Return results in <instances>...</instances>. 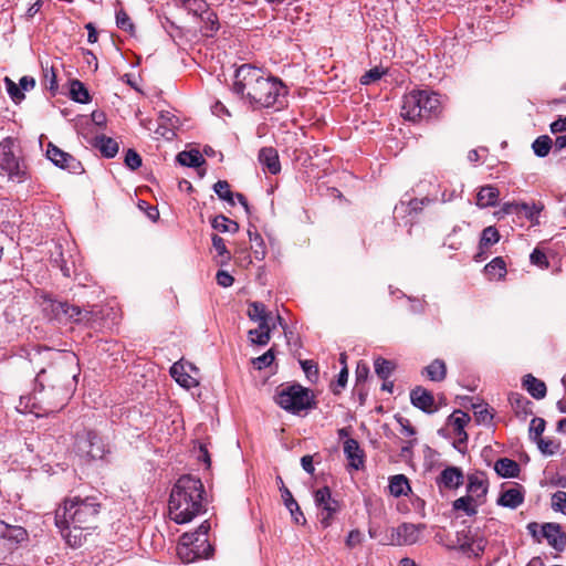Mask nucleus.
<instances>
[{"label": "nucleus", "instance_id": "a18cd8bd", "mask_svg": "<svg viewBox=\"0 0 566 566\" xmlns=\"http://www.w3.org/2000/svg\"><path fill=\"white\" fill-rule=\"evenodd\" d=\"M116 25L129 34H134L135 25L124 9L116 11Z\"/></svg>", "mask_w": 566, "mask_h": 566}, {"label": "nucleus", "instance_id": "c85d7f7f", "mask_svg": "<svg viewBox=\"0 0 566 566\" xmlns=\"http://www.w3.org/2000/svg\"><path fill=\"white\" fill-rule=\"evenodd\" d=\"M388 489L389 493L395 497L407 495L411 491L409 480L405 474L390 476Z\"/></svg>", "mask_w": 566, "mask_h": 566}, {"label": "nucleus", "instance_id": "f3484780", "mask_svg": "<svg viewBox=\"0 0 566 566\" xmlns=\"http://www.w3.org/2000/svg\"><path fill=\"white\" fill-rule=\"evenodd\" d=\"M344 453L348 460V467L354 470H361L365 467V453L360 448L358 441L353 438H348L344 442Z\"/></svg>", "mask_w": 566, "mask_h": 566}, {"label": "nucleus", "instance_id": "e2e57ef3", "mask_svg": "<svg viewBox=\"0 0 566 566\" xmlns=\"http://www.w3.org/2000/svg\"><path fill=\"white\" fill-rule=\"evenodd\" d=\"M229 222H231V219L223 214H219L212 219L211 227L219 232H228Z\"/></svg>", "mask_w": 566, "mask_h": 566}, {"label": "nucleus", "instance_id": "49530a36", "mask_svg": "<svg viewBox=\"0 0 566 566\" xmlns=\"http://www.w3.org/2000/svg\"><path fill=\"white\" fill-rule=\"evenodd\" d=\"M4 84H6L7 92H8L9 96H10V98L15 104H20L25 98V95L21 91L19 85L15 84L10 77H8V76L4 77Z\"/></svg>", "mask_w": 566, "mask_h": 566}, {"label": "nucleus", "instance_id": "f8f14e48", "mask_svg": "<svg viewBox=\"0 0 566 566\" xmlns=\"http://www.w3.org/2000/svg\"><path fill=\"white\" fill-rule=\"evenodd\" d=\"M424 528V524L402 523L397 528L391 530L389 538L380 539V543L384 545H412L419 541L420 533Z\"/></svg>", "mask_w": 566, "mask_h": 566}, {"label": "nucleus", "instance_id": "6e6d98bb", "mask_svg": "<svg viewBox=\"0 0 566 566\" xmlns=\"http://www.w3.org/2000/svg\"><path fill=\"white\" fill-rule=\"evenodd\" d=\"M385 73H386V71L378 66L373 67L360 77V84L369 85V84L380 80Z\"/></svg>", "mask_w": 566, "mask_h": 566}, {"label": "nucleus", "instance_id": "393cba45", "mask_svg": "<svg viewBox=\"0 0 566 566\" xmlns=\"http://www.w3.org/2000/svg\"><path fill=\"white\" fill-rule=\"evenodd\" d=\"M522 385L528 394L537 400L545 398L547 394L545 382L537 379L532 374H527L523 377Z\"/></svg>", "mask_w": 566, "mask_h": 566}, {"label": "nucleus", "instance_id": "20e7f679", "mask_svg": "<svg viewBox=\"0 0 566 566\" xmlns=\"http://www.w3.org/2000/svg\"><path fill=\"white\" fill-rule=\"evenodd\" d=\"M274 399L282 409L292 415H301L302 411L314 409L317 406L314 394L297 382L277 388Z\"/></svg>", "mask_w": 566, "mask_h": 566}, {"label": "nucleus", "instance_id": "5701e85b", "mask_svg": "<svg viewBox=\"0 0 566 566\" xmlns=\"http://www.w3.org/2000/svg\"><path fill=\"white\" fill-rule=\"evenodd\" d=\"M248 316L251 321L258 322L262 329L272 321V313L266 311L263 303L256 301L249 303Z\"/></svg>", "mask_w": 566, "mask_h": 566}, {"label": "nucleus", "instance_id": "c9c22d12", "mask_svg": "<svg viewBox=\"0 0 566 566\" xmlns=\"http://www.w3.org/2000/svg\"><path fill=\"white\" fill-rule=\"evenodd\" d=\"M553 146L554 143L548 135H541L533 142L532 149L537 157L544 158L549 154Z\"/></svg>", "mask_w": 566, "mask_h": 566}, {"label": "nucleus", "instance_id": "c03bdc74", "mask_svg": "<svg viewBox=\"0 0 566 566\" xmlns=\"http://www.w3.org/2000/svg\"><path fill=\"white\" fill-rule=\"evenodd\" d=\"M211 241H212V247L218 252V255L222 258L220 263L224 264V263L229 262L231 259V253L227 249L224 240L218 234H212Z\"/></svg>", "mask_w": 566, "mask_h": 566}, {"label": "nucleus", "instance_id": "338daca9", "mask_svg": "<svg viewBox=\"0 0 566 566\" xmlns=\"http://www.w3.org/2000/svg\"><path fill=\"white\" fill-rule=\"evenodd\" d=\"M356 386L365 382L369 375V367L366 363L359 361L356 367Z\"/></svg>", "mask_w": 566, "mask_h": 566}, {"label": "nucleus", "instance_id": "3c124183", "mask_svg": "<svg viewBox=\"0 0 566 566\" xmlns=\"http://www.w3.org/2000/svg\"><path fill=\"white\" fill-rule=\"evenodd\" d=\"M539 451L545 455H553L560 447L558 442H555L551 439H538L535 441Z\"/></svg>", "mask_w": 566, "mask_h": 566}, {"label": "nucleus", "instance_id": "aec40b11", "mask_svg": "<svg viewBox=\"0 0 566 566\" xmlns=\"http://www.w3.org/2000/svg\"><path fill=\"white\" fill-rule=\"evenodd\" d=\"M258 160L272 175L281 171L279 153L274 147H262L259 150Z\"/></svg>", "mask_w": 566, "mask_h": 566}, {"label": "nucleus", "instance_id": "2f4dec72", "mask_svg": "<svg viewBox=\"0 0 566 566\" xmlns=\"http://www.w3.org/2000/svg\"><path fill=\"white\" fill-rule=\"evenodd\" d=\"M423 374H426L431 381H442L447 376L446 363L441 359H434L423 369Z\"/></svg>", "mask_w": 566, "mask_h": 566}, {"label": "nucleus", "instance_id": "6e6552de", "mask_svg": "<svg viewBox=\"0 0 566 566\" xmlns=\"http://www.w3.org/2000/svg\"><path fill=\"white\" fill-rule=\"evenodd\" d=\"M0 174L19 184L27 180L25 166L14 156L10 139L0 143Z\"/></svg>", "mask_w": 566, "mask_h": 566}, {"label": "nucleus", "instance_id": "0e129e2a", "mask_svg": "<svg viewBox=\"0 0 566 566\" xmlns=\"http://www.w3.org/2000/svg\"><path fill=\"white\" fill-rule=\"evenodd\" d=\"M530 260L532 264H535L539 268H548V260L544 252L538 249H534L530 255Z\"/></svg>", "mask_w": 566, "mask_h": 566}, {"label": "nucleus", "instance_id": "e433bc0d", "mask_svg": "<svg viewBox=\"0 0 566 566\" xmlns=\"http://www.w3.org/2000/svg\"><path fill=\"white\" fill-rule=\"evenodd\" d=\"M250 241L254 242L253 254L256 260H262L265 256V244L261 234L256 231L255 227L250 226L248 229Z\"/></svg>", "mask_w": 566, "mask_h": 566}, {"label": "nucleus", "instance_id": "79ce46f5", "mask_svg": "<svg viewBox=\"0 0 566 566\" xmlns=\"http://www.w3.org/2000/svg\"><path fill=\"white\" fill-rule=\"evenodd\" d=\"M484 270L486 274L497 276L499 279L504 277L506 274V265L501 256L494 258L485 265Z\"/></svg>", "mask_w": 566, "mask_h": 566}, {"label": "nucleus", "instance_id": "4468645a", "mask_svg": "<svg viewBox=\"0 0 566 566\" xmlns=\"http://www.w3.org/2000/svg\"><path fill=\"white\" fill-rule=\"evenodd\" d=\"M543 209L544 205L541 202H505L502 207L505 214L523 216L533 224L538 223V216Z\"/></svg>", "mask_w": 566, "mask_h": 566}, {"label": "nucleus", "instance_id": "58836bf2", "mask_svg": "<svg viewBox=\"0 0 566 566\" xmlns=\"http://www.w3.org/2000/svg\"><path fill=\"white\" fill-rule=\"evenodd\" d=\"M374 367L377 376L387 380L396 368V364L382 357H378L374 361Z\"/></svg>", "mask_w": 566, "mask_h": 566}, {"label": "nucleus", "instance_id": "2eb2a0df", "mask_svg": "<svg viewBox=\"0 0 566 566\" xmlns=\"http://www.w3.org/2000/svg\"><path fill=\"white\" fill-rule=\"evenodd\" d=\"M542 537L545 538L549 546L557 552H564L566 548V534L562 532V527L557 523H544L542 525Z\"/></svg>", "mask_w": 566, "mask_h": 566}, {"label": "nucleus", "instance_id": "a878e982", "mask_svg": "<svg viewBox=\"0 0 566 566\" xmlns=\"http://www.w3.org/2000/svg\"><path fill=\"white\" fill-rule=\"evenodd\" d=\"M500 191L494 186H483L476 195V206L480 208L494 207L497 203Z\"/></svg>", "mask_w": 566, "mask_h": 566}, {"label": "nucleus", "instance_id": "0eeeda50", "mask_svg": "<svg viewBox=\"0 0 566 566\" xmlns=\"http://www.w3.org/2000/svg\"><path fill=\"white\" fill-rule=\"evenodd\" d=\"M75 450L80 457L88 461L102 460L109 452L108 446L94 430H87L83 434L76 436Z\"/></svg>", "mask_w": 566, "mask_h": 566}, {"label": "nucleus", "instance_id": "864d4df0", "mask_svg": "<svg viewBox=\"0 0 566 566\" xmlns=\"http://www.w3.org/2000/svg\"><path fill=\"white\" fill-rule=\"evenodd\" d=\"M301 364V367L303 369V371L305 373L306 375V378L311 381V382H315L318 378V367H317V364L314 363L313 360H301L300 361Z\"/></svg>", "mask_w": 566, "mask_h": 566}, {"label": "nucleus", "instance_id": "6ab92c4d", "mask_svg": "<svg viewBox=\"0 0 566 566\" xmlns=\"http://www.w3.org/2000/svg\"><path fill=\"white\" fill-rule=\"evenodd\" d=\"M464 480L463 472L458 467H448L437 476L436 483L440 489H457Z\"/></svg>", "mask_w": 566, "mask_h": 566}, {"label": "nucleus", "instance_id": "37998d69", "mask_svg": "<svg viewBox=\"0 0 566 566\" xmlns=\"http://www.w3.org/2000/svg\"><path fill=\"white\" fill-rule=\"evenodd\" d=\"M213 191L221 200H224L231 206H234V195L230 190V185L227 180H218L213 185Z\"/></svg>", "mask_w": 566, "mask_h": 566}, {"label": "nucleus", "instance_id": "69168bd1", "mask_svg": "<svg viewBox=\"0 0 566 566\" xmlns=\"http://www.w3.org/2000/svg\"><path fill=\"white\" fill-rule=\"evenodd\" d=\"M409 202H410V211L413 214V217L416 218L422 211L424 205L430 202V199H428V198H422V199L409 198Z\"/></svg>", "mask_w": 566, "mask_h": 566}, {"label": "nucleus", "instance_id": "09e8293b", "mask_svg": "<svg viewBox=\"0 0 566 566\" xmlns=\"http://www.w3.org/2000/svg\"><path fill=\"white\" fill-rule=\"evenodd\" d=\"M470 421V416L461 410H455L448 418V423L453 427V429H461L465 427Z\"/></svg>", "mask_w": 566, "mask_h": 566}, {"label": "nucleus", "instance_id": "4be33fe9", "mask_svg": "<svg viewBox=\"0 0 566 566\" xmlns=\"http://www.w3.org/2000/svg\"><path fill=\"white\" fill-rule=\"evenodd\" d=\"M524 502V492L521 485L503 491L496 504L503 507L516 509Z\"/></svg>", "mask_w": 566, "mask_h": 566}, {"label": "nucleus", "instance_id": "a19ab883", "mask_svg": "<svg viewBox=\"0 0 566 566\" xmlns=\"http://www.w3.org/2000/svg\"><path fill=\"white\" fill-rule=\"evenodd\" d=\"M499 240H500L499 230L493 226L486 227L485 229H483V231L481 233L480 244H479L480 249L481 250L488 249L489 247L499 242Z\"/></svg>", "mask_w": 566, "mask_h": 566}, {"label": "nucleus", "instance_id": "bf43d9fd", "mask_svg": "<svg viewBox=\"0 0 566 566\" xmlns=\"http://www.w3.org/2000/svg\"><path fill=\"white\" fill-rule=\"evenodd\" d=\"M61 534L64 536L66 543L71 547H76L82 544V531L78 534H72L71 527L64 526L63 530L60 528Z\"/></svg>", "mask_w": 566, "mask_h": 566}, {"label": "nucleus", "instance_id": "c756f323", "mask_svg": "<svg viewBox=\"0 0 566 566\" xmlns=\"http://www.w3.org/2000/svg\"><path fill=\"white\" fill-rule=\"evenodd\" d=\"M177 161L181 166L197 168L205 164L202 155L197 149L184 150L177 155Z\"/></svg>", "mask_w": 566, "mask_h": 566}, {"label": "nucleus", "instance_id": "1a4fd4ad", "mask_svg": "<svg viewBox=\"0 0 566 566\" xmlns=\"http://www.w3.org/2000/svg\"><path fill=\"white\" fill-rule=\"evenodd\" d=\"M213 553V547L210 544L201 546L198 543V537L195 535H181L177 555L182 563L189 564L201 558H209Z\"/></svg>", "mask_w": 566, "mask_h": 566}, {"label": "nucleus", "instance_id": "9b49d317", "mask_svg": "<svg viewBox=\"0 0 566 566\" xmlns=\"http://www.w3.org/2000/svg\"><path fill=\"white\" fill-rule=\"evenodd\" d=\"M51 302V312L56 319H67L74 323L87 324L92 319L93 312L85 307L70 304L69 302L53 301Z\"/></svg>", "mask_w": 566, "mask_h": 566}, {"label": "nucleus", "instance_id": "de8ad7c7", "mask_svg": "<svg viewBox=\"0 0 566 566\" xmlns=\"http://www.w3.org/2000/svg\"><path fill=\"white\" fill-rule=\"evenodd\" d=\"M546 421L543 418H533L530 424V438L534 441L542 439Z\"/></svg>", "mask_w": 566, "mask_h": 566}, {"label": "nucleus", "instance_id": "dca6fc26", "mask_svg": "<svg viewBox=\"0 0 566 566\" xmlns=\"http://www.w3.org/2000/svg\"><path fill=\"white\" fill-rule=\"evenodd\" d=\"M488 480L483 472H475L468 476V495L473 496L476 504H482L488 493Z\"/></svg>", "mask_w": 566, "mask_h": 566}, {"label": "nucleus", "instance_id": "b1692460", "mask_svg": "<svg viewBox=\"0 0 566 566\" xmlns=\"http://www.w3.org/2000/svg\"><path fill=\"white\" fill-rule=\"evenodd\" d=\"M92 145L97 148L105 158H114L119 148L115 139L105 135L95 136Z\"/></svg>", "mask_w": 566, "mask_h": 566}, {"label": "nucleus", "instance_id": "412c9836", "mask_svg": "<svg viewBox=\"0 0 566 566\" xmlns=\"http://www.w3.org/2000/svg\"><path fill=\"white\" fill-rule=\"evenodd\" d=\"M509 401L517 418L525 420L533 415V402L520 392H511Z\"/></svg>", "mask_w": 566, "mask_h": 566}, {"label": "nucleus", "instance_id": "423d86ee", "mask_svg": "<svg viewBox=\"0 0 566 566\" xmlns=\"http://www.w3.org/2000/svg\"><path fill=\"white\" fill-rule=\"evenodd\" d=\"M264 71L251 64H242L234 74L233 93L247 98L251 103L259 81H261Z\"/></svg>", "mask_w": 566, "mask_h": 566}, {"label": "nucleus", "instance_id": "8fccbe9b", "mask_svg": "<svg viewBox=\"0 0 566 566\" xmlns=\"http://www.w3.org/2000/svg\"><path fill=\"white\" fill-rule=\"evenodd\" d=\"M394 216L395 218H407L410 217V221L415 218L413 214L410 211V202L409 198H402L394 209Z\"/></svg>", "mask_w": 566, "mask_h": 566}, {"label": "nucleus", "instance_id": "a211bd4d", "mask_svg": "<svg viewBox=\"0 0 566 566\" xmlns=\"http://www.w3.org/2000/svg\"><path fill=\"white\" fill-rule=\"evenodd\" d=\"M411 403L426 413H433L437 409L433 407L434 397L428 389L417 386L410 391Z\"/></svg>", "mask_w": 566, "mask_h": 566}, {"label": "nucleus", "instance_id": "4c0bfd02", "mask_svg": "<svg viewBox=\"0 0 566 566\" xmlns=\"http://www.w3.org/2000/svg\"><path fill=\"white\" fill-rule=\"evenodd\" d=\"M472 409L479 424L490 426L492 423L494 415L489 410L488 403H472Z\"/></svg>", "mask_w": 566, "mask_h": 566}, {"label": "nucleus", "instance_id": "39448f33", "mask_svg": "<svg viewBox=\"0 0 566 566\" xmlns=\"http://www.w3.org/2000/svg\"><path fill=\"white\" fill-rule=\"evenodd\" d=\"M286 94L287 88L283 82L277 77L266 75L264 72L250 105L253 108H269L277 103L281 104L280 98Z\"/></svg>", "mask_w": 566, "mask_h": 566}, {"label": "nucleus", "instance_id": "f03ea898", "mask_svg": "<svg viewBox=\"0 0 566 566\" xmlns=\"http://www.w3.org/2000/svg\"><path fill=\"white\" fill-rule=\"evenodd\" d=\"M101 507L102 503L97 495L67 497L63 506L55 512V525L62 530L64 526L73 527L75 532L94 528Z\"/></svg>", "mask_w": 566, "mask_h": 566}, {"label": "nucleus", "instance_id": "ea45409f", "mask_svg": "<svg viewBox=\"0 0 566 566\" xmlns=\"http://www.w3.org/2000/svg\"><path fill=\"white\" fill-rule=\"evenodd\" d=\"M475 500L471 495H465L457 499L453 502V510L463 511L467 516H474L478 513L476 505H473Z\"/></svg>", "mask_w": 566, "mask_h": 566}, {"label": "nucleus", "instance_id": "ddd939ff", "mask_svg": "<svg viewBox=\"0 0 566 566\" xmlns=\"http://www.w3.org/2000/svg\"><path fill=\"white\" fill-rule=\"evenodd\" d=\"M46 158L56 167L65 169L70 172L80 174L84 171L80 160H77L71 154L60 149L53 143H49L48 145Z\"/></svg>", "mask_w": 566, "mask_h": 566}, {"label": "nucleus", "instance_id": "774afa93", "mask_svg": "<svg viewBox=\"0 0 566 566\" xmlns=\"http://www.w3.org/2000/svg\"><path fill=\"white\" fill-rule=\"evenodd\" d=\"M217 283L222 287H229L233 284V276L223 270H219L216 275Z\"/></svg>", "mask_w": 566, "mask_h": 566}, {"label": "nucleus", "instance_id": "13d9d810", "mask_svg": "<svg viewBox=\"0 0 566 566\" xmlns=\"http://www.w3.org/2000/svg\"><path fill=\"white\" fill-rule=\"evenodd\" d=\"M347 380H348V368H347V366H344V367H342L340 371L338 373L336 381L332 384V391L335 395H338L340 392V390L346 387Z\"/></svg>", "mask_w": 566, "mask_h": 566}, {"label": "nucleus", "instance_id": "473e14b6", "mask_svg": "<svg viewBox=\"0 0 566 566\" xmlns=\"http://www.w3.org/2000/svg\"><path fill=\"white\" fill-rule=\"evenodd\" d=\"M485 546L486 539L483 536L475 535L468 538V541L461 545V549L465 553L472 554L475 557H480L484 552Z\"/></svg>", "mask_w": 566, "mask_h": 566}, {"label": "nucleus", "instance_id": "72a5a7b5", "mask_svg": "<svg viewBox=\"0 0 566 566\" xmlns=\"http://www.w3.org/2000/svg\"><path fill=\"white\" fill-rule=\"evenodd\" d=\"M275 328V324L273 325H265L264 329H262L260 326L255 329L249 331V336L251 338V342L253 344H256L259 346H265L271 339V332Z\"/></svg>", "mask_w": 566, "mask_h": 566}, {"label": "nucleus", "instance_id": "052dcab7", "mask_svg": "<svg viewBox=\"0 0 566 566\" xmlns=\"http://www.w3.org/2000/svg\"><path fill=\"white\" fill-rule=\"evenodd\" d=\"M552 507L555 511L566 514V492L557 491L552 496Z\"/></svg>", "mask_w": 566, "mask_h": 566}, {"label": "nucleus", "instance_id": "4d7b16f0", "mask_svg": "<svg viewBox=\"0 0 566 566\" xmlns=\"http://www.w3.org/2000/svg\"><path fill=\"white\" fill-rule=\"evenodd\" d=\"M185 7L200 17H203L209 11L208 4L203 0H185Z\"/></svg>", "mask_w": 566, "mask_h": 566}, {"label": "nucleus", "instance_id": "f257e3e1", "mask_svg": "<svg viewBox=\"0 0 566 566\" xmlns=\"http://www.w3.org/2000/svg\"><path fill=\"white\" fill-rule=\"evenodd\" d=\"M205 488L199 478L181 475L174 484L168 507L171 520L177 524L191 522L206 512L203 503Z\"/></svg>", "mask_w": 566, "mask_h": 566}, {"label": "nucleus", "instance_id": "7c9ffc66", "mask_svg": "<svg viewBox=\"0 0 566 566\" xmlns=\"http://www.w3.org/2000/svg\"><path fill=\"white\" fill-rule=\"evenodd\" d=\"M70 97L81 104H87L91 102V95L88 90L80 80H72L70 82Z\"/></svg>", "mask_w": 566, "mask_h": 566}, {"label": "nucleus", "instance_id": "cd10ccee", "mask_svg": "<svg viewBox=\"0 0 566 566\" xmlns=\"http://www.w3.org/2000/svg\"><path fill=\"white\" fill-rule=\"evenodd\" d=\"M3 541H6L10 548L25 542L29 537L28 532L22 526L7 524L4 530Z\"/></svg>", "mask_w": 566, "mask_h": 566}, {"label": "nucleus", "instance_id": "bb28decb", "mask_svg": "<svg viewBox=\"0 0 566 566\" xmlns=\"http://www.w3.org/2000/svg\"><path fill=\"white\" fill-rule=\"evenodd\" d=\"M494 470L501 478H517L521 468L520 464L509 458H501L494 464Z\"/></svg>", "mask_w": 566, "mask_h": 566}, {"label": "nucleus", "instance_id": "f704fd0d", "mask_svg": "<svg viewBox=\"0 0 566 566\" xmlns=\"http://www.w3.org/2000/svg\"><path fill=\"white\" fill-rule=\"evenodd\" d=\"M42 84L54 96L59 90L56 71L53 66L48 67L42 64Z\"/></svg>", "mask_w": 566, "mask_h": 566}, {"label": "nucleus", "instance_id": "9d476101", "mask_svg": "<svg viewBox=\"0 0 566 566\" xmlns=\"http://www.w3.org/2000/svg\"><path fill=\"white\" fill-rule=\"evenodd\" d=\"M315 505L319 510V523L324 528L332 525L334 516L340 511L339 501L332 496L331 489L323 486L314 492Z\"/></svg>", "mask_w": 566, "mask_h": 566}, {"label": "nucleus", "instance_id": "603ef678", "mask_svg": "<svg viewBox=\"0 0 566 566\" xmlns=\"http://www.w3.org/2000/svg\"><path fill=\"white\" fill-rule=\"evenodd\" d=\"M275 358L273 348H270L268 352H265L263 355L253 358L252 364L254 367L259 370L269 367Z\"/></svg>", "mask_w": 566, "mask_h": 566}, {"label": "nucleus", "instance_id": "680f3d73", "mask_svg": "<svg viewBox=\"0 0 566 566\" xmlns=\"http://www.w3.org/2000/svg\"><path fill=\"white\" fill-rule=\"evenodd\" d=\"M209 530H210V525L208 524L207 521H205L197 528L196 532H193V533H185L184 535H195V536H197L198 537V543H200L201 546H205V545L209 544L208 538H207Z\"/></svg>", "mask_w": 566, "mask_h": 566}, {"label": "nucleus", "instance_id": "5fc2aeb1", "mask_svg": "<svg viewBox=\"0 0 566 566\" xmlns=\"http://www.w3.org/2000/svg\"><path fill=\"white\" fill-rule=\"evenodd\" d=\"M124 163L130 170H136L142 166V157L135 149L129 148L125 154Z\"/></svg>", "mask_w": 566, "mask_h": 566}, {"label": "nucleus", "instance_id": "7ed1b4c3", "mask_svg": "<svg viewBox=\"0 0 566 566\" xmlns=\"http://www.w3.org/2000/svg\"><path fill=\"white\" fill-rule=\"evenodd\" d=\"M442 112L439 94L426 90L411 91L403 96L401 116L417 122L437 118Z\"/></svg>", "mask_w": 566, "mask_h": 566}]
</instances>
